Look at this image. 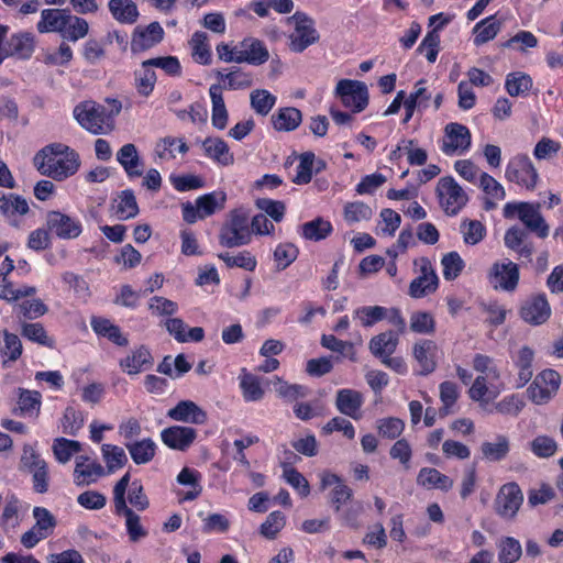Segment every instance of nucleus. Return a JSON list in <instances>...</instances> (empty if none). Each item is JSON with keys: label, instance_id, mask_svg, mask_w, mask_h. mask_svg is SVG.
<instances>
[{"label": "nucleus", "instance_id": "obj_12", "mask_svg": "<svg viewBox=\"0 0 563 563\" xmlns=\"http://www.w3.org/2000/svg\"><path fill=\"white\" fill-rule=\"evenodd\" d=\"M419 263L420 274L418 277L412 279L409 285V295L412 298H422L434 292L439 284L438 276L432 268L431 262L428 258L422 257Z\"/></svg>", "mask_w": 563, "mask_h": 563}, {"label": "nucleus", "instance_id": "obj_19", "mask_svg": "<svg viewBox=\"0 0 563 563\" xmlns=\"http://www.w3.org/2000/svg\"><path fill=\"white\" fill-rule=\"evenodd\" d=\"M363 402L364 398L362 393L355 389L344 388L336 393L335 406L336 409L344 416L351 417L353 419H360V410L363 406Z\"/></svg>", "mask_w": 563, "mask_h": 563}, {"label": "nucleus", "instance_id": "obj_53", "mask_svg": "<svg viewBox=\"0 0 563 563\" xmlns=\"http://www.w3.org/2000/svg\"><path fill=\"white\" fill-rule=\"evenodd\" d=\"M135 87L143 97H148L156 82V74L150 66H143L134 73Z\"/></svg>", "mask_w": 563, "mask_h": 563}, {"label": "nucleus", "instance_id": "obj_28", "mask_svg": "<svg viewBox=\"0 0 563 563\" xmlns=\"http://www.w3.org/2000/svg\"><path fill=\"white\" fill-rule=\"evenodd\" d=\"M117 161L124 168L128 176L140 177L143 174L141 158L134 144L123 145L117 153Z\"/></svg>", "mask_w": 563, "mask_h": 563}, {"label": "nucleus", "instance_id": "obj_24", "mask_svg": "<svg viewBox=\"0 0 563 563\" xmlns=\"http://www.w3.org/2000/svg\"><path fill=\"white\" fill-rule=\"evenodd\" d=\"M69 16L68 10L60 9H45L41 12V20L36 27L40 33H59L63 31L65 24H67V18Z\"/></svg>", "mask_w": 563, "mask_h": 563}, {"label": "nucleus", "instance_id": "obj_29", "mask_svg": "<svg viewBox=\"0 0 563 563\" xmlns=\"http://www.w3.org/2000/svg\"><path fill=\"white\" fill-rule=\"evenodd\" d=\"M88 461L89 459L86 456H79L76 460L74 476L78 486L88 485L104 474V470L99 463H88Z\"/></svg>", "mask_w": 563, "mask_h": 563}, {"label": "nucleus", "instance_id": "obj_4", "mask_svg": "<svg viewBox=\"0 0 563 563\" xmlns=\"http://www.w3.org/2000/svg\"><path fill=\"white\" fill-rule=\"evenodd\" d=\"M251 238L249 216L242 210L232 211L220 230V244L230 249L239 247L249 244Z\"/></svg>", "mask_w": 563, "mask_h": 563}, {"label": "nucleus", "instance_id": "obj_6", "mask_svg": "<svg viewBox=\"0 0 563 563\" xmlns=\"http://www.w3.org/2000/svg\"><path fill=\"white\" fill-rule=\"evenodd\" d=\"M440 206L448 216H455L468 201L464 189L452 177H442L437 186Z\"/></svg>", "mask_w": 563, "mask_h": 563}, {"label": "nucleus", "instance_id": "obj_13", "mask_svg": "<svg viewBox=\"0 0 563 563\" xmlns=\"http://www.w3.org/2000/svg\"><path fill=\"white\" fill-rule=\"evenodd\" d=\"M29 211L30 207L24 197L0 191V213L11 227L19 229L21 221L16 217L25 216Z\"/></svg>", "mask_w": 563, "mask_h": 563}, {"label": "nucleus", "instance_id": "obj_38", "mask_svg": "<svg viewBox=\"0 0 563 563\" xmlns=\"http://www.w3.org/2000/svg\"><path fill=\"white\" fill-rule=\"evenodd\" d=\"M534 352L529 346L519 350L516 367L518 369L517 388L523 387L533 376L532 361Z\"/></svg>", "mask_w": 563, "mask_h": 563}, {"label": "nucleus", "instance_id": "obj_3", "mask_svg": "<svg viewBox=\"0 0 563 563\" xmlns=\"http://www.w3.org/2000/svg\"><path fill=\"white\" fill-rule=\"evenodd\" d=\"M540 208V203L509 202L504 207V217L512 218L517 216L530 232L545 239L549 235L550 227L541 214Z\"/></svg>", "mask_w": 563, "mask_h": 563}, {"label": "nucleus", "instance_id": "obj_21", "mask_svg": "<svg viewBox=\"0 0 563 563\" xmlns=\"http://www.w3.org/2000/svg\"><path fill=\"white\" fill-rule=\"evenodd\" d=\"M205 154L221 166H231L234 163V155L227 142L220 137H207L202 142Z\"/></svg>", "mask_w": 563, "mask_h": 563}, {"label": "nucleus", "instance_id": "obj_9", "mask_svg": "<svg viewBox=\"0 0 563 563\" xmlns=\"http://www.w3.org/2000/svg\"><path fill=\"white\" fill-rule=\"evenodd\" d=\"M335 92L340 96L342 103L352 108L354 112L363 111L368 104L367 86L362 81L341 79L336 85Z\"/></svg>", "mask_w": 563, "mask_h": 563}, {"label": "nucleus", "instance_id": "obj_62", "mask_svg": "<svg viewBox=\"0 0 563 563\" xmlns=\"http://www.w3.org/2000/svg\"><path fill=\"white\" fill-rule=\"evenodd\" d=\"M241 388L243 391V397L247 401H257L264 396V390L261 387V383L258 378L253 374H243L241 377Z\"/></svg>", "mask_w": 563, "mask_h": 563}, {"label": "nucleus", "instance_id": "obj_31", "mask_svg": "<svg viewBox=\"0 0 563 563\" xmlns=\"http://www.w3.org/2000/svg\"><path fill=\"white\" fill-rule=\"evenodd\" d=\"M109 11L113 19L120 23L133 24L139 18V10L132 0H110Z\"/></svg>", "mask_w": 563, "mask_h": 563}, {"label": "nucleus", "instance_id": "obj_26", "mask_svg": "<svg viewBox=\"0 0 563 563\" xmlns=\"http://www.w3.org/2000/svg\"><path fill=\"white\" fill-rule=\"evenodd\" d=\"M418 485L427 489H441L448 492L453 487V479L440 473L437 468L423 467L417 476Z\"/></svg>", "mask_w": 563, "mask_h": 563}, {"label": "nucleus", "instance_id": "obj_23", "mask_svg": "<svg viewBox=\"0 0 563 563\" xmlns=\"http://www.w3.org/2000/svg\"><path fill=\"white\" fill-rule=\"evenodd\" d=\"M153 364V356L148 349L140 346L131 352L125 358L120 361L123 372L129 375H136L148 368Z\"/></svg>", "mask_w": 563, "mask_h": 563}, {"label": "nucleus", "instance_id": "obj_18", "mask_svg": "<svg viewBox=\"0 0 563 563\" xmlns=\"http://www.w3.org/2000/svg\"><path fill=\"white\" fill-rule=\"evenodd\" d=\"M197 437L195 429L190 427L173 426L161 432L164 444L173 450H187Z\"/></svg>", "mask_w": 563, "mask_h": 563}, {"label": "nucleus", "instance_id": "obj_2", "mask_svg": "<svg viewBox=\"0 0 563 563\" xmlns=\"http://www.w3.org/2000/svg\"><path fill=\"white\" fill-rule=\"evenodd\" d=\"M473 367L479 375L475 378L468 390L470 398L478 402L486 401L484 397L487 394L496 398L500 394L501 388L493 384L500 378V372L494 364V361L487 355L476 354Z\"/></svg>", "mask_w": 563, "mask_h": 563}, {"label": "nucleus", "instance_id": "obj_39", "mask_svg": "<svg viewBox=\"0 0 563 563\" xmlns=\"http://www.w3.org/2000/svg\"><path fill=\"white\" fill-rule=\"evenodd\" d=\"M510 450L509 439L506 435H497L495 442H483L481 451L484 459L490 462L504 460Z\"/></svg>", "mask_w": 563, "mask_h": 563}, {"label": "nucleus", "instance_id": "obj_16", "mask_svg": "<svg viewBox=\"0 0 563 563\" xmlns=\"http://www.w3.org/2000/svg\"><path fill=\"white\" fill-rule=\"evenodd\" d=\"M46 223L48 229L60 239H76L81 233L80 222L59 211H49Z\"/></svg>", "mask_w": 563, "mask_h": 563}, {"label": "nucleus", "instance_id": "obj_57", "mask_svg": "<svg viewBox=\"0 0 563 563\" xmlns=\"http://www.w3.org/2000/svg\"><path fill=\"white\" fill-rule=\"evenodd\" d=\"M251 107L261 115H266L273 109L276 98L265 89H256L250 96Z\"/></svg>", "mask_w": 563, "mask_h": 563}, {"label": "nucleus", "instance_id": "obj_59", "mask_svg": "<svg viewBox=\"0 0 563 563\" xmlns=\"http://www.w3.org/2000/svg\"><path fill=\"white\" fill-rule=\"evenodd\" d=\"M137 213L139 207L133 191L129 189L122 191L117 206V214L119 219L128 220L136 217Z\"/></svg>", "mask_w": 563, "mask_h": 563}, {"label": "nucleus", "instance_id": "obj_32", "mask_svg": "<svg viewBox=\"0 0 563 563\" xmlns=\"http://www.w3.org/2000/svg\"><path fill=\"white\" fill-rule=\"evenodd\" d=\"M503 22L496 21L495 15H490L477 22L473 29L475 34L474 44L481 46L494 40L501 30Z\"/></svg>", "mask_w": 563, "mask_h": 563}, {"label": "nucleus", "instance_id": "obj_51", "mask_svg": "<svg viewBox=\"0 0 563 563\" xmlns=\"http://www.w3.org/2000/svg\"><path fill=\"white\" fill-rule=\"evenodd\" d=\"M53 453L59 463H67L74 453L81 450V444L75 440H68L65 438H57L53 443Z\"/></svg>", "mask_w": 563, "mask_h": 563}, {"label": "nucleus", "instance_id": "obj_45", "mask_svg": "<svg viewBox=\"0 0 563 563\" xmlns=\"http://www.w3.org/2000/svg\"><path fill=\"white\" fill-rule=\"evenodd\" d=\"M532 87V79L529 75L516 71L507 76L505 88L511 97L526 95Z\"/></svg>", "mask_w": 563, "mask_h": 563}, {"label": "nucleus", "instance_id": "obj_37", "mask_svg": "<svg viewBox=\"0 0 563 563\" xmlns=\"http://www.w3.org/2000/svg\"><path fill=\"white\" fill-rule=\"evenodd\" d=\"M115 512L125 518V527L132 542H137L147 536V531L141 525V518L128 505L115 507Z\"/></svg>", "mask_w": 563, "mask_h": 563}, {"label": "nucleus", "instance_id": "obj_8", "mask_svg": "<svg viewBox=\"0 0 563 563\" xmlns=\"http://www.w3.org/2000/svg\"><path fill=\"white\" fill-rule=\"evenodd\" d=\"M74 118L78 124L92 134L103 133L106 110L92 100L79 102L74 108Z\"/></svg>", "mask_w": 563, "mask_h": 563}, {"label": "nucleus", "instance_id": "obj_36", "mask_svg": "<svg viewBox=\"0 0 563 563\" xmlns=\"http://www.w3.org/2000/svg\"><path fill=\"white\" fill-rule=\"evenodd\" d=\"M499 563H516L522 555V547L514 537H501L496 543Z\"/></svg>", "mask_w": 563, "mask_h": 563}, {"label": "nucleus", "instance_id": "obj_14", "mask_svg": "<svg viewBox=\"0 0 563 563\" xmlns=\"http://www.w3.org/2000/svg\"><path fill=\"white\" fill-rule=\"evenodd\" d=\"M444 132L442 151L446 155H452L455 152H464L471 146V132L465 125L449 123Z\"/></svg>", "mask_w": 563, "mask_h": 563}, {"label": "nucleus", "instance_id": "obj_64", "mask_svg": "<svg viewBox=\"0 0 563 563\" xmlns=\"http://www.w3.org/2000/svg\"><path fill=\"white\" fill-rule=\"evenodd\" d=\"M314 162V154L306 152L300 155L299 164L296 168V175L292 181L297 185H306L310 183L312 178V165Z\"/></svg>", "mask_w": 563, "mask_h": 563}, {"label": "nucleus", "instance_id": "obj_50", "mask_svg": "<svg viewBox=\"0 0 563 563\" xmlns=\"http://www.w3.org/2000/svg\"><path fill=\"white\" fill-rule=\"evenodd\" d=\"M2 48L7 56L14 54L27 56L33 48L32 38L29 34H13L5 44L2 43Z\"/></svg>", "mask_w": 563, "mask_h": 563}, {"label": "nucleus", "instance_id": "obj_43", "mask_svg": "<svg viewBox=\"0 0 563 563\" xmlns=\"http://www.w3.org/2000/svg\"><path fill=\"white\" fill-rule=\"evenodd\" d=\"M460 232L463 236V242L467 245H476L486 236V228L478 220H463L460 225Z\"/></svg>", "mask_w": 563, "mask_h": 563}, {"label": "nucleus", "instance_id": "obj_41", "mask_svg": "<svg viewBox=\"0 0 563 563\" xmlns=\"http://www.w3.org/2000/svg\"><path fill=\"white\" fill-rule=\"evenodd\" d=\"M388 309L382 306H363L353 311L362 327L368 328L387 318Z\"/></svg>", "mask_w": 563, "mask_h": 563}, {"label": "nucleus", "instance_id": "obj_17", "mask_svg": "<svg viewBox=\"0 0 563 563\" xmlns=\"http://www.w3.org/2000/svg\"><path fill=\"white\" fill-rule=\"evenodd\" d=\"M521 318L533 325L544 323L551 316V308L544 295H536L525 301L520 309Z\"/></svg>", "mask_w": 563, "mask_h": 563}, {"label": "nucleus", "instance_id": "obj_27", "mask_svg": "<svg viewBox=\"0 0 563 563\" xmlns=\"http://www.w3.org/2000/svg\"><path fill=\"white\" fill-rule=\"evenodd\" d=\"M398 336L393 331L382 332L373 336L368 343L371 353L378 358L390 356L397 349Z\"/></svg>", "mask_w": 563, "mask_h": 563}, {"label": "nucleus", "instance_id": "obj_49", "mask_svg": "<svg viewBox=\"0 0 563 563\" xmlns=\"http://www.w3.org/2000/svg\"><path fill=\"white\" fill-rule=\"evenodd\" d=\"M275 391L279 397L285 398L289 401L307 396V388L302 385L288 384L278 376H274L272 379Z\"/></svg>", "mask_w": 563, "mask_h": 563}, {"label": "nucleus", "instance_id": "obj_58", "mask_svg": "<svg viewBox=\"0 0 563 563\" xmlns=\"http://www.w3.org/2000/svg\"><path fill=\"white\" fill-rule=\"evenodd\" d=\"M558 442L549 435H538L530 442L531 452L541 459H549L558 451Z\"/></svg>", "mask_w": 563, "mask_h": 563}, {"label": "nucleus", "instance_id": "obj_61", "mask_svg": "<svg viewBox=\"0 0 563 563\" xmlns=\"http://www.w3.org/2000/svg\"><path fill=\"white\" fill-rule=\"evenodd\" d=\"M218 257L222 260L228 267H240L250 272L254 271L256 267V258L247 251H243L238 255H231L228 252L220 253Z\"/></svg>", "mask_w": 563, "mask_h": 563}, {"label": "nucleus", "instance_id": "obj_20", "mask_svg": "<svg viewBox=\"0 0 563 563\" xmlns=\"http://www.w3.org/2000/svg\"><path fill=\"white\" fill-rule=\"evenodd\" d=\"M167 416L176 421L203 424L207 421V413L194 401L183 400L169 409Z\"/></svg>", "mask_w": 563, "mask_h": 563}, {"label": "nucleus", "instance_id": "obj_5", "mask_svg": "<svg viewBox=\"0 0 563 563\" xmlns=\"http://www.w3.org/2000/svg\"><path fill=\"white\" fill-rule=\"evenodd\" d=\"M505 175L509 181L516 183L527 190H534L539 180L537 168L531 159L523 154H518L509 161Z\"/></svg>", "mask_w": 563, "mask_h": 563}, {"label": "nucleus", "instance_id": "obj_52", "mask_svg": "<svg viewBox=\"0 0 563 563\" xmlns=\"http://www.w3.org/2000/svg\"><path fill=\"white\" fill-rule=\"evenodd\" d=\"M376 428L382 438L395 440L404 432L405 422L395 417L382 418L376 421Z\"/></svg>", "mask_w": 563, "mask_h": 563}, {"label": "nucleus", "instance_id": "obj_47", "mask_svg": "<svg viewBox=\"0 0 563 563\" xmlns=\"http://www.w3.org/2000/svg\"><path fill=\"white\" fill-rule=\"evenodd\" d=\"M101 452L109 473L122 468L128 462L124 450L118 445L102 444Z\"/></svg>", "mask_w": 563, "mask_h": 563}, {"label": "nucleus", "instance_id": "obj_35", "mask_svg": "<svg viewBox=\"0 0 563 563\" xmlns=\"http://www.w3.org/2000/svg\"><path fill=\"white\" fill-rule=\"evenodd\" d=\"M227 195L223 191H213L202 195L196 199L200 211V219L212 216L216 211L224 209Z\"/></svg>", "mask_w": 563, "mask_h": 563}, {"label": "nucleus", "instance_id": "obj_54", "mask_svg": "<svg viewBox=\"0 0 563 563\" xmlns=\"http://www.w3.org/2000/svg\"><path fill=\"white\" fill-rule=\"evenodd\" d=\"M344 220L349 224H354L361 221L369 220L373 216L372 208L364 202H349L344 207Z\"/></svg>", "mask_w": 563, "mask_h": 563}, {"label": "nucleus", "instance_id": "obj_7", "mask_svg": "<svg viewBox=\"0 0 563 563\" xmlns=\"http://www.w3.org/2000/svg\"><path fill=\"white\" fill-rule=\"evenodd\" d=\"M288 21L295 23V30L289 35V47L292 52L301 53L318 41L319 34L313 22L305 13L296 12Z\"/></svg>", "mask_w": 563, "mask_h": 563}, {"label": "nucleus", "instance_id": "obj_48", "mask_svg": "<svg viewBox=\"0 0 563 563\" xmlns=\"http://www.w3.org/2000/svg\"><path fill=\"white\" fill-rule=\"evenodd\" d=\"M331 232V223L322 218H317L302 224V235L310 241L323 240Z\"/></svg>", "mask_w": 563, "mask_h": 563}, {"label": "nucleus", "instance_id": "obj_60", "mask_svg": "<svg viewBox=\"0 0 563 563\" xmlns=\"http://www.w3.org/2000/svg\"><path fill=\"white\" fill-rule=\"evenodd\" d=\"M441 264L443 266V277L446 280L457 278L465 267V263L457 252L445 254L441 260Z\"/></svg>", "mask_w": 563, "mask_h": 563}, {"label": "nucleus", "instance_id": "obj_46", "mask_svg": "<svg viewBox=\"0 0 563 563\" xmlns=\"http://www.w3.org/2000/svg\"><path fill=\"white\" fill-rule=\"evenodd\" d=\"M242 47H244L243 52L247 56L249 64L262 65L269 57L267 48L260 40L252 37L245 38L242 41Z\"/></svg>", "mask_w": 563, "mask_h": 563}, {"label": "nucleus", "instance_id": "obj_22", "mask_svg": "<svg viewBox=\"0 0 563 563\" xmlns=\"http://www.w3.org/2000/svg\"><path fill=\"white\" fill-rule=\"evenodd\" d=\"M222 86L213 84L209 88L211 99V123L218 130H224L229 121V112L225 107Z\"/></svg>", "mask_w": 563, "mask_h": 563}, {"label": "nucleus", "instance_id": "obj_11", "mask_svg": "<svg viewBox=\"0 0 563 563\" xmlns=\"http://www.w3.org/2000/svg\"><path fill=\"white\" fill-rule=\"evenodd\" d=\"M488 277L495 289L514 291L519 283V267L511 261L496 262L490 267Z\"/></svg>", "mask_w": 563, "mask_h": 563}, {"label": "nucleus", "instance_id": "obj_1", "mask_svg": "<svg viewBox=\"0 0 563 563\" xmlns=\"http://www.w3.org/2000/svg\"><path fill=\"white\" fill-rule=\"evenodd\" d=\"M33 164L43 176L63 181L77 173L80 159L68 145L52 143L35 154Z\"/></svg>", "mask_w": 563, "mask_h": 563}, {"label": "nucleus", "instance_id": "obj_44", "mask_svg": "<svg viewBox=\"0 0 563 563\" xmlns=\"http://www.w3.org/2000/svg\"><path fill=\"white\" fill-rule=\"evenodd\" d=\"M67 18V24H65L63 31L60 32V36L64 40L76 42L80 38H84L89 32L88 22L79 18L77 15H71Z\"/></svg>", "mask_w": 563, "mask_h": 563}, {"label": "nucleus", "instance_id": "obj_15", "mask_svg": "<svg viewBox=\"0 0 563 563\" xmlns=\"http://www.w3.org/2000/svg\"><path fill=\"white\" fill-rule=\"evenodd\" d=\"M163 38L164 30L158 22H152L145 27L137 26L132 35L131 49L134 53L150 49L161 43Z\"/></svg>", "mask_w": 563, "mask_h": 563}, {"label": "nucleus", "instance_id": "obj_56", "mask_svg": "<svg viewBox=\"0 0 563 563\" xmlns=\"http://www.w3.org/2000/svg\"><path fill=\"white\" fill-rule=\"evenodd\" d=\"M299 251L291 243H282L274 251V262L277 271L286 269L298 257Z\"/></svg>", "mask_w": 563, "mask_h": 563}, {"label": "nucleus", "instance_id": "obj_40", "mask_svg": "<svg viewBox=\"0 0 563 563\" xmlns=\"http://www.w3.org/2000/svg\"><path fill=\"white\" fill-rule=\"evenodd\" d=\"M191 55L196 63L209 65L211 63V51L208 44V34L196 32L189 41Z\"/></svg>", "mask_w": 563, "mask_h": 563}, {"label": "nucleus", "instance_id": "obj_55", "mask_svg": "<svg viewBox=\"0 0 563 563\" xmlns=\"http://www.w3.org/2000/svg\"><path fill=\"white\" fill-rule=\"evenodd\" d=\"M19 390L20 394L18 404L21 413L27 416H33L34 413H37L41 407V393L36 390H29L22 388H20Z\"/></svg>", "mask_w": 563, "mask_h": 563}, {"label": "nucleus", "instance_id": "obj_25", "mask_svg": "<svg viewBox=\"0 0 563 563\" xmlns=\"http://www.w3.org/2000/svg\"><path fill=\"white\" fill-rule=\"evenodd\" d=\"M437 345L430 340H422L415 344L413 356L420 365V374L428 375L435 369Z\"/></svg>", "mask_w": 563, "mask_h": 563}, {"label": "nucleus", "instance_id": "obj_42", "mask_svg": "<svg viewBox=\"0 0 563 563\" xmlns=\"http://www.w3.org/2000/svg\"><path fill=\"white\" fill-rule=\"evenodd\" d=\"M450 22V19H444L437 25L432 31L428 32L420 45L418 52L422 53L426 51V57L428 62L434 63L439 53L440 36L438 31Z\"/></svg>", "mask_w": 563, "mask_h": 563}, {"label": "nucleus", "instance_id": "obj_33", "mask_svg": "<svg viewBox=\"0 0 563 563\" xmlns=\"http://www.w3.org/2000/svg\"><path fill=\"white\" fill-rule=\"evenodd\" d=\"M125 446L129 450L131 459L137 465L146 464L155 456L156 444L150 438L126 443Z\"/></svg>", "mask_w": 563, "mask_h": 563}, {"label": "nucleus", "instance_id": "obj_34", "mask_svg": "<svg viewBox=\"0 0 563 563\" xmlns=\"http://www.w3.org/2000/svg\"><path fill=\"white\" fill-rule=\"evenodd\" d=\"M188 151V145L179 137L166 136L158 140L155 145V154L159 159L175 158L176 152L184 155Z\"/></svg>", "mask_w": 563, "mask_h": 563}, {"label": "nucleus", "instance_id": "obj_63", "mask_svg": "<svg viewBox=\"0 0 563 563\" xmlns=\"http://www.w3.org/2000/svg\"><path fill=\"white\" fill-rule=\"evenodd\" d=\"M2 356L8 360L3 361L5 366L8 362H15L22 354V343L16 334L4 332L3 345L0 347Z\"/></svg>", "mask_w": 563, "mask_h": 563}, {"label": "nucleus", "instance_id": "obj_10", "mask_svg": "<svg viewBox=\"0 0 563 563\" xmlns=\"http://www.w3.org/2000/svg\"><path fill=\"white\" fill-rule=\"evenodd\" d=\"M522 501L523 495L518 484L508 483L500 487L496 496L495 510L500 517L512 519L517 515Z\"/></svg>", "mask_w": 563, "mask_h": 563}, {"label": "nucleus", "instance_id": "obj_30", "mask_svg": "<svg viewBox=\"0 0 563 563\" xmlns=\"http://www.w3.org/2000/svg\"><path fill=\"white\" fill-rule=\"evenodd\" d=\"M301 121V111L294 107L279 109L272 117L273 126L277 131H294L300 125Z\"/></svg>", "mask_w": 563, "mask_h": 563}]
</instances>
